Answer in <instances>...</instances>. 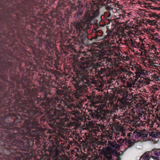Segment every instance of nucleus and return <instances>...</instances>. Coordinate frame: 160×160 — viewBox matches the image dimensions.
I'll use <instances>...</instances> for the list:
<instances>
[{
    "instance_id": "obj_1",
    "label": "nucleus",
    "mask_w": 160,
    "mask_h": 160,
    "mask_svg": "<svg viewBox=\"0 0 160 160\" xmlns=\"http://www.w3.org/2000/svg\"><path fill=\"white\" fill-rule=\"evenodd\" d=\"M88 55L85 52H80L76 53L75 60L79 64L77 70V78L74 80V86L77 91L84 93L92 82L93 77L89 74L91 72L92 62L97 60L101 61L102 64L105 67L107 66L113 67L114 61L111 58H104V53L102 52H96Z\"/></svg>"
},
{
    "instance_id": "obj_2",
    "label": "nucleus",
    "mask_w": 160,
    "mask_h": 160,
    "mask_svg": "<svg viewBox=\"0 0 160 160\" xmlns=\"http://www.w3.org/2000/svg\"><path fill=\"white\" fill-rule=\"evenodd\" d=\"M104 105H101L96 108V109L92 110L89 112V114L93 119H97L103 121L108 118L109 111L103 108Z\"/></svg>"
},
{
    "instance_id": "obj_3",
    "label": "nucleus",
    "mask_w": 160,
    "mask_h": 160,
    "mask_svg": "<svg viewBox=\"0 0 160 160\" xmlns=\"http://www.w3.org/2000/svg\"><path fill=\"white\" fill-rule=\"evenodd\" d=\"M105 40L103 42L101 43L100 42L97 43L95 47L98 48H96V50L98 51H100L102 50L112 47V45L115 44V41L112 37L110 38L109 39Z\"/></svg>"
},
{
    "instance_id": "obj_4",
    "label": "nucleus",
    "mask_w": 160,
    "mask_h": 160,
    "mask_svg": "<svg viewBox=\"0 0 160 160\" xmlns=\"http://www.w3.org/2000/svg\"><path fill=\"white\" fill-rule=\"evenodd\" d=\"M140 119L141 118L138 116L133 115L131 122L132 126L135 128H138L143 126L144 124V122L140 120Z\"/></svg>"
},
{
    "instance_id": "obj_5",
    "label": "nucleus",
    "mask_w": 160,
    "mask_h": 160,
    "mask_svg": "<svg viewBox=\"0 0 160 160\" xmlns=\"http://www.w3.org/2000/svg\"><path fill=\"white\" fill-rule=\"evenodd\" d=\"M112 155L117 157L120 159L119 157L121 155L120 153L118 152L116 150L112 149H111L110 150L107 151L104 155L105 158H107L109 160H111L112 159Z\"/></svg>"
},
{
    "instance_id": "obj_6",
    "label": "nucleus",
    "mask_w": 160,
    "mask_h": 160,
    "mask_svg": "<svg viewBox=\"0 0 160 160\" xmlns=\"http://www.w3.org/2000/svg\"><path fill=\"white\" fill-rule=\"evenodd\" d=\"M125 43L126 45H128V44H130L132 46L137 48H140V47L141 42H138L135 41H133L131 39L130 40H125Z\"/></svg>"
},
{
    "instance_id": "obj_7",
    "label": "nucleus",
    "mask_w": 160,
    "mask_h": 160,
    "mask_svg": "<svg viewBox=\"0 0 160 160\" xmlns=\"http://www.w3.org/2000/svg\"><path fill=\"white\" fill-rule=\"evenodd\" d=\"M152 152L150 151L146 152L141 156L140 160H153L154 157H152Z\"/></svg>"
},
{
    "instance_id": "obj_8",
    "label": "nucleus",
    "mask_w": 160,
    "mask_h": 160,
    "mask_svg": "<svg viewBox=\"0 0 160 160\" xmlns=\"http://www.w3.org/2000/svg\"><path fill=\"white\" fill-rule=\"evenodd\" d=\"M150 152H152V157H155L152 159L153 160H158V158H160V148L154 149Z\"/></svg>"
},
{
    "instance_id": "obj_9",
    "label": "nucleus",
    "mask_w": 160,
    "mask_h": 160,
    "mask_svg": "<svg viewBox=\"0 0 160 160\" xmlns=\"http://www.w3.org/2000/svg\"><path fill=\"white\" fill-rule=\"evenodd\" d=\"M47 151L44 149H42L38 152V155L41 160H45L48 156V154L46 153Z\"/></svg>"
},
{
    "instance_id": "obj_10",
    "label": "nucleus",
    "mask_w": 160,
    "mask_h": 160,
    "mask_svg": "<svg viewBox=\"0 0 160 160\" xmlns=\"http://www.w3.org/2000/svg\"><path fill=\"white\" fill-rule=\"evenodd\" d=\"M109 143L111 147L114 148L116 150H120V146L116 143V141H109Z\"/></svg>"
},
{
    "instance_id": "obj_11",
    "label": "nucleus",
    "mask_w": 160,
    "mask_h": 160,
    "mask_svg": "<svg viewBox=\"0 0 160 160\" xmlns=\"http://www.w3.org/2000/svg\"><path fill=\"white\" fill-rule=\"evenodd\" d=\"M48 160H64L63 158L57 152L55 155L50 158H48Z\"/></svg>"
},
{
    "instance_id": "obj_12",
    "label": "nucleus",
    "mask_w": 160,
    "mask_h": 160,
    "mask_svg": "<svg viewBox=\"0 0 160 160\" xmlns=\"http://www.w3.org/2000/svg\"><path fill=\"white\" fill-rule=\"evenodd\" d=\"M158 122L156 120H154V121H152L150 119H148L147 121V122L150 128H152L154 125H157Z\"/></svg>"
},
{
    "instance_id": "obj_13",
    "label": "nucleus",
    "mask_w": 160,
    "mask_h": 160,
    "mask_svg": "<svg viewBox=\"0 0 160 160\" xmlns=\"http://www.w3.org/2000/svg\"><path fill=\"white\" fill-rule=\"evenodd\" d=\"M125 145L128 146V148L131 147L134 144V142L130 139L125 140Z\"/></svg>"
},
{
    "instance_id": "obj_14",
    "label": "nucleus",
    "mask_w": 160,
    "mask_h": 160,
    "mask_svg": "<svg viewBox=\"0 0 160 160\" xmlns=\"http://www.w3.org/2000/svg\"><path fill=\"white\" fill-rule=\"evenodd\" d=\"M62 49L63 50H70L73 49L72 45L71 44H68L67 45H63L62 47Z\"/></svg>"
},
{
    "instance_id": "obj_15",
    "label": "nucleus",
    "mask_w": 160,
    "mask_h": 160,
    "mask_svg": "<svg viewBox=\"0 0 160 160\" xmlns=\"http://www.w3.org/2000/svg\"><path fill=\"white\" fill-rule=\"evenodd\" d=\"M96 73L99 75H101L102 74L103 72L105 71L104 68H102L100 67H98L96 69Z\"/></svg>"
},
{
    "instance_id": "obj_16",
    "label": "nucleus",
    "mask_w": 160,
    "mask_h": 160,
    "mask_svg": "<svg viewBox=\"0 0 160 160\" xmlns=\"http://www.w3.org/2000/svg\"><path fill=\"white\" fill-rule=\"evenodd\" d=\"M148 15L150 18L153 17L154 18L160 20V16L155 12H151L150 13L148 14Z\"/></svg>"
},
{
    "instance_id": "obj_17",
    "label": "nucleus",
    "mask_w": 160,
    "mask_h": 160,
    "mask_svg": "<svg viewBox=\"0 0 160 160\" xmlns=\"http://www.w3.org/2000/svg\"><path fill=\"white\" fill-rule=\"evenodd\" d=\"M134 69L136 70V72L137 73L141 74L142 73V69L140 67H138V66L135 67ZM132 70L134 71V68H132Z\"/></svg>"
},
{
    "instance_id": "obj_18",
    "label": "nucleus",
    "mask_w": 160,
    "mask_h": 160,
    "mask_svg": "<svg viewBox=\"0 0 160 160\" xmlns=\"http://www.w3.org/2000/svg\"><path fill=\"white\" fill-rule=\"evenodd\" d=\"M120 108L119 106L116 104H113L112 109V110L113 111L112 112H116L117 111H118L119 109H120Z\"/></svg>"
},
{
    "instance_id": "obj_19",
    "label": "nucleus",
    "mask_w": 160,
    "mask_h": 160,
    "mask_svg": "<svg viewBox=\"0 0 160 160\" xmlns=\"http://www.w3.org/2000/svg\"><path fill=\"white\" fill-rule=\"evenodd\" d=\"M105 133L108 134L109 136L110 139H112V131L111 130H106V129L105 130Z\"/></svg>"
},
{
    "instance_id": "obj_20",
    "label": "nucleus",
    "mask_w": 160,
    "mask_h": 160,
    "mask_svg": "<svg viewBox=\"0 0 160 160\" xmlns=\"http://www.w3.org/2000/svg\"><path fill=\"white\" fill-rule=\"evenodd\" d=\"M53 139H54L57 142H62V139L59 137L58 135L55 136H53L52 138Z\"/></svg>"
},
{
    "instance_id": "obj_21",
    "label": "nucleus",
    "mask_w": 160,
    "mask_h": 160,
    "mask_svg": "<svg viewBox=\"0 0 160 160\" xmlns=\"http://www.w3.org/2000/svg\"><path fill=\"white\" fill-rule=\"evenodd\" d=\"M116 139L118 142L121 145H122L125 141L123 139H122L121 138L119 137L116 138Z\"/></svg>"
},
{
    "instance_id": "obj_22",
    "label": "nucleus",
    "mask_w": 160,
    "mask_h": 160,
    "mask_svg": "<svg viewBox=\"0 0 160 160\" xmlns=\"http://www.w3.org/2000/svg\"><path fill=\"white\" fill-rule=\"evenodd\" d=\"M142 132H137L135 135V137L136 138H141Z\"/></svg>"
},
{
    "instance_id": "obj_23",
    "label": "nucleus",
    "mask_w": 160,
    "mask_h": 160,
    "mask_svg": "<svg viewBox=\"0 0 160 160\" xmlns=\"http://www.w3.org/2000/svg\"><path fill=\"white\" fill-rule=\"evenodd\" d=\"M127 86L128 88H130L133 87L134 86V84L129 81H128L126 82Z\"/></svg>"
},
{
    "instance_id": "obj_24",
    "label": "nucleus",
    "mask_w": 160,
    "mask_h": 160,
    "mask_svg": "<svg viewBox=\"0 0 160 160\" xmlns=\"http://www.w3.org/2000/svg\"><path fill=\"white\" fill-rule=\"evenodd\" d=\"M148 133H145V132H142L141 138H142L144 139H146V138H148Z\"/></svg>"
},
{
    "instance_id": "obj_25",
    "label": "nucleus",
    "mask_w": 160,
    "mask_h": 160,
    "mask_svg": "<svg viewBox=\"0 0 160 160\" xmlns=\"http://www.w3.org/2000/svg\"><path fill=\"white\" fill-rule=\"evenodd\" d=\"M148 23L152 25H155L156 24V21L155 20H151L148 19Z\"/></svg>"
},
{
    "instance_id": "obj_26",
    "label": "nucleus",
    "mask_w": 160,
    "mask_h": 160,
    "mask_svg": "<svg viewBox=\"0 0 160 160\" xmlns=\"http://www.w3.org/2000/svg\"><path fill=\"white\" fill-rule=\"evenodd\" d=\"M72 114L74 115H78L80 114V113L79 111H75L74 110L72 111Z\"/></svg>"
},
{
    "instance_id": "obj_27",
    "label": "nucleus",
    "mask_w": 160,
    "mask_h": 160,
    "mask_svg": "<svg viewBox=\"0 0 160 160\" xmlns=\"http://www.w3.org/2000/svg\"><path fill=\"white\" fill-rule=\"evenodd\" d=\"M154 79L157 81H160V76L158 75L155 74L154 75Z\"/></svg>"
},
{
    "instance_id": "obj_28",
    "label": "nucleus",
    "mask_w": 160,
    "mask_h": 160,
    "mask_svg": "<svg viewBox=\"0 0 160 160\" xmlns=\"http://www.w3.org/2000/svg\"><path fill=\"white\" fill-rule=\"evenodd\" d=\"M127 108V106L125 105L123 107V109L125 110V112H123L125 116L126 115L128 114V112Z\"/></svg>"
},
{
    "instance_id": "obj_29",
    "label": "nucleus",
    "mask_w": 160,
    "mask_h": 160,
    "mask_svg": "<svg viewBox=\"0 0 160 160\" xmlns=\"http://www.w3.org/2000/svg\"><path fill=\"white\" fill-rule=\"evenodd\" d=\"M96 150L94 149L92 150V153L93 154V155L95 156H97L98 154V152Z\"/></svg>"
},
{
    "instance_id": "obj_30",
    "label": "nucleus",
    "mask_w": 160,
    "mask_h": 160,
    "mask_svg": "<svg viewBox=\"0 0 160 160\" xmlns=\"http://www.w3.org/2000/svg\"><path fill=\"white\" fill-rule=\"evenodd\" d=\"M145 44L143 42H142L140 44V48L142 49H143L144 48H145Z\"/></svg>"
},
{
    "instance_id": "obj_31",
    "label": "nucleus",
    "mask_w": 160,
    "mask_h": 160,
    "mask_svg": "<svg viewBox=\"0 0 160 160\" xmlns=\"http://www.w3.org/2000/svg\"><path fill=\"white\" fill-rule=\"evenodd\" d=\"M127 74L129 76H133V74L132 72H131L130 71H128L127 72Z\"/></svg>"
},
{
    "instance_id": "obj_32",
    "label": "nucleus",
    "mask_w": 160,
    "mask_h": 160,
    "mask_svg": "<svg viewBox=\"0 0 160 160\" xmlns=\"http://www.w3.org/2000/svg\"><path fill=\"white\" fill-rule=\"evenodd\" d=\"M156 127L155 128L154 127V128H155L156 129H160V122H158L157 123V126H155Z\"/></svg>"
},
{
    "instance_id": "obj_33",
    "label": "nucleus",
    "mask_w": 160,
    "mask_h": 160,
    "mask_svg": "<svg viewBox=\"0 0 160 160\" xmlns=\"http://www.w3.org/2000/svg\"><path fill=\"white\" fill-rule=\"evenodd\" d=\"M158 39V38L154 36H153L152 38V40L155 41L157 40V39Z\"/></svg>"
},
{
    "instance_id": "obj_34",
    "label": "nucleus",
    "mask_w": 160,
    "mask_h": 160,
    "mask_svg": "<svg viewBox=\"0 0 160 160\" xmlns=\"http://www.w3.org/2000/svg\"><path fill=\"white\" fill-rule=\"evenodd\" d=\"M152 9H153V10H159L160 9V7H154V8H152Z\"/></svg>"
},
{
    "instance_id": "obj_35",
    "label": "nucleus",
    "mask_w": 160,
    "mask_h": 160,
    "mask_svg": "<svg viewBox=\"0 0 160 160\" xmlns=\"http://www.w3.org/2000/svg\"><path fill=\"white\" fill-rule=\"evenodd\" d=\"M156 42H157L158 43V44L160 45V39H157V40L155 41Z\"/></svg>"
},
{
    "instance_id": "obj_36",
    "label": "nucleus",
    "mask_w": 160,
    "mask_h": 160,
    "mask_svg": "<svg viewBox=\"0 0 160 160\" xmlns=\"http://www.w3.org/2000/svg\"><path fill=\"white\" fill-rule=\"evenodd\" d=\"M151 135L153 137H155L156 136V134H151Z\"/></svg>"
},
{
    "instance_id": "obj_37",
    "label": "nucleus",
    "mask_w": 160,
    "mask_h": 160,
    "mask_svg": "<svg viewBox=\"0 0 160 160\" xmlns=\"http://www.w3.org/2000/svg\"><path fill=\"white\" fill-rule=\"evenodd\" d=\"M78 108L79 109H80L82 107H81V105L80 106H78Z\"/></svg>"
},
{
    "instance_id": "obj_38",
    "label": "nucleus",
    "mask_w": 160,
    "mask_h": 160,
    "mask_svg": "<svg viewBox=\"0 0 160 160\" xmlns=\"http://www.w3.org/2000/svg\"><path fill=\"white\" fill-rule=\"evenodd\" d=\"M152 66H150L149 67L150 68H152Z\"/></svg>"
},
{
    "instance_id": "obj_39",
    "label": "nucleus",
    "mask_w": 160,
    "mask_h": 160,
    "mask_svg": "<svg viewBox=\"0 0 160 160\" xmlns=\"http://www.w3.org/2000/svg\"><path fill=\"white\" fill-rule=\"evenodd\" d=\"M126 17V16L125 15H123V17Z\"/></svg>"
},
{
    "instance_id": "obj_40",
    "label": "nucleus",
    "mask_w": 160,
    "mask_h": 160,
    "mask_svg": "<svg viewBox=\"0 0 160 160\" xmlns=\"http://www.w3.org/2000/svg\"><path fill=\"white\" fill-rule=\"evenodd\" d=\"M135 113V112H133V114Z\"/></svg>"
},
{
    "instance_id": "obj_41",
    "label": "nucleus",
    "mask_w": 160,
    "mask_h": 160,
    "mask_svg": "<svg viewBox=\"0 0 160 160\" xmlns=\"http://www.w3.org/2000/svg\"><path fill=\"white\" fill-rule=\"evenodd\" d=\"M148 12H149L148 11ZM149 12H151V11H150Z\"/></svg>"
},
{
    "instance_id": "obj_42",
    "label": "nucleus",
    "mask_w": 160,
    "mask_h": 160,
    "mask_svg": "<svg viewBox=\"0 0 160 160\" xmlns=\"http://www.w3.org/2000/svg\"><path fill=\"white\" fill-rule=\"evenodd\" d=\"M159 76H160V73L159 74Z\"/></svg>"
}]
</instances>
